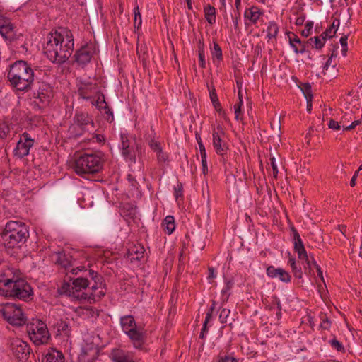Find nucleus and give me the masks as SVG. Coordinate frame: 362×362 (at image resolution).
<instances>
[{"instance_id": "obj_1", "label": "nucleus", "mask_w": 362, "mask_h": 362, "mask_svg": "<svg viewBox=\"0 0 362 362\" xmlns=\"http://www.w3.org/2000/svg\"><path fill=\"white\" fill-rule=\"evenodd\" d=\"M37 69H35L37 71ZM7 78L11 86L17 90L27 92L35 85V80H38L35 70L30 64L23 60L15 62L10 66Z\"/></svg>"}, {"instance_id": "obj_2", "label": "nucleus", "mask_w": 362, "mask_h": 362, "mask_svg": "<svg viewBox=\"0 0 362 362\" xmlns=\"http://www.w3.org/2000/svg\"><path fill=\"white\" fill-rule=\"evenodd\" d=\"M1 237L6 250L20 249L29 238L28 227L25 223L11 221L6 224Z\"/></svg>"}, {"instance_id": "obj_3", "label": "nucleus", "mask_w": 362, "mask_h": 362, "mask_svg": "<svg viewBox=\"0 0 362 362\" xmlns=\"http://www.w3.org/2000/svg\"><path fill=\"white\" fill-rule=\"evenodd\" d=\"M103 167V159L100 152L85 153L75 161L74 170L77 175L90 180V175L100 172Z\"/></svg>"}, {"instance_id": "obj_4", "label": "nucleus", "mask_w": 362, "mask_h": 362, "mask_svg": "<svg viewBox=\"0 0 362 362\" xmlns=\"http://www.w3.org/2000/svg\"><path fill=\"white\" fill-rule=\"evenodd\" d=\"M73 50L74 48L70 43L66 45L61 42H55V38L52 37L44 47L47 58L58 64L65 62L71 55Z\"/></svg>"}, {"instance_id": "obj_5", "label": "nucleus", "mask_w": 362, "mask_h": 362, "mask_svg": "<svg viewBox=\"0 0 362 362\" xmlns=\"http://www.w3.org/2000/svg\"><path fill=\"white\" fill-rule=\"evenodd\" d=\"M0 295L13 300L28 302L33 299V291L30 285L24 279L14 283L5 289H0Z\"/></svg>"}, {"instance_id": "obj_6", "label": "nucleus", "mask_w": 362, "mask_h": 362, "mask_svg": "<svg viewBox=\"0 0 362 362\" xmlns=\"http://www.w3.org/2000/svg\"><path fill=\"white\" fill-rule=\"evenodd\" d=\"M23 305L20 303H7L1 310L4 318L13 326L25 325L27 319L22 310Z\"/></svg>"}, {"instance_id": "obj_7", "label": "nucleus", "mask_w": 362, "mask_h": 362, "mask_svg": "<svg viewBox=\"0 0 362 362\" xmlns=\"http://www.w3.org/2000/svg\"><path fill=\"white\" fill-rule=\"evenodd\" d=\"M120 150L122 155L126 160L131 163H136V153L141 150V146L136 141L134 136L122 134L121 136Z\"/></svg>"}, {"instance_id": "obj_8", "label": "nucleus", "mask_w": 362, "mask_h": 362, "mask_svg": "<svg viewBox=\"0 0 362 362\" xmlns=\"http://www.w3.org/2000/svg\"><path fill=\"white\" fill-rule=\"evenodd\" d=\"M27 329L30 339L37 345L47 343L50 338L47 325L42 320H37L35 325H28Z\"/></svg>"}, {"instance_id": "obj_9", "label": "nucleus", "mask_w": 362, "mask_h": 362, "mask_svg": "<svg viewBox=\"0 0 362 362\" xmlns=\"http://www.w3.org/2000/svg\"><path fill=\"white\" fill-rule=\"evenodd\" d=\"M21 275V272L18 269L13 267L4 269L0 274V289L9 288L14 283L23 279Z\"/></svg>"}, {"instance_id": "obj_10", "label": "nucleus", "mask_w": 362, "mask_h": 362, "mask_svg": "<svg viewBox=\"0 0 362 362\" xmlns=\"http://www.w3.org/2000/svg\"><path fill=\"white\" fill-rule=\"evenodd\" d=\"M13 354L18 361H25L30 354L29 345L21 339H15L11 343Z\"/></svg>"}, {"instance_id": "obj_11", "label": "nucleus", "mask_w": 362, "mask_h": 362, "mask_svg": "<svg viewBox=\"0 0 362 362\" xmlns=\"http://www.w3.org/2000/svg\"><path fill=\"white\" fill-rule=\"evenodd\" d=\"M37 86L36 88V90L33 92V97L39 100V103L41 104V105H40V104L37 103L36 102L35 103L37 106L41 107L45 106L49 102V93L51 91V86L48 83L44 81H37Z\"/></svg>"}, {"instance_id": "obj_12", "label": "nucleus", "mask_w": 362, "mask_h": 362, "mask_svg": "<svg viewBox=\"0 0 362 362\" xmlns=\"http://www.w3.org/2000/svg\"><path fill=\"white\" fill-rule=\"evenodd\" d=\"M33 144L34 140L30 138L29 134L23 133L17 142L13 151L14 155L21 158L28 155L30 148L33 146Z\"/></svg>"}, {"instance_id": "obj_13", "label": "nucleus", "mask_w": 362, "mask_h": 362, "mask_svg": "<svg viewBox=\"0 0 362 362\" xmlns=\"http://www.w3.org/2000/svg\"><path fill=\"white\" fill-rule=\"evenodd\" d=\"M292 232L294 243V250L296 252H297L299 259L306 260L308 268L305 266V272H307V270L308 269V273L310 274L312 272V267L310 262L308 259V257L307 255L303 241L300 237L299 233L293 227L292 228Z\"/></svg>"}, {"instance_id": "obj_14", "label": "nucleus", "mask_w": 362, "mask_h": 362, "mask_svg": "<svg viewBox=\"0 0 362 362\" xmlns=\"http://www.w3.org/2000/svg\"><path fill=\"white\" fill-rule=\"evenodd\" d=\"M134 347L137 349H142L146 340V332L141 327L132 329L126 332Z\"/></svg>"}, {"instance_id": "obj_15", "label": "nucleus", "mask_w": 362, "mask_h": 362, "mask_svg": "<svg viewBox=\"0 0 362 362\" xmlns=\"http://www.w3.org/2000/svg\"><path fill=\"white\" fill-rule=\"evenodd\" d=\"M86 132L94 130V122L88 113L77 112L74 117V123Z\"/></svg>"}, {"instance_id": "obj_16", "label": "nucleus", "mask_w": 362, "mask_h": 362, "mask_svg": "<svg viewBox=\"0 0 362 362\" xmlns=\"http://www.w3.org/2000/svg\"><path fill=\"white\" fill-rule=\"evenodd\" d=\"M93 54V46L86 45L76 52L74 54L75 62L82 66L90 62Z\"/></svg>"}, {"instance_id": "obj_17", "label": "nucleus", "mask_w": 362, "mask_h": 362, "mask_svg": "<svg viewBox=\"0 0 362 362\" xmlns=\"http://www.w3.org/2000/svg\"><path fill=\"white\" fill-rule=\"evenodd\" d=\"M91 103L95 105L100 112L103 114L104 118L108 122H112L114 120L113 112L106 103L103 94H99L97 99L92 100Z\"/></svg>"}, {"instance_id": "obj_18", "label": "nucleus", "mask_w": 362, "mask_h": 362, "mask_svg": "<svg viewBox=\"0 0 362 362\" xmlns=\"http://www.w3.org/2000/svg\"><path fill=\"white\" fill-rule=\"evenodd\" d=\"M51 36L55 38V42H61V43L66 45L70 43L71 47L74 48V37L70 30L61 28L60 31H55L54 33H51Z\"/></svg>"}, {"instance_id": "obj_19", "label": "nucleus", "mask_w": 362, "mask_h": 362, "mask_svg": "<svg viewBox=\"0 0 362 362\" xmlns=\"http://www.w3.org/2000/svg\"><path fill=\"white\" fill-rule=\"evenodd\" d=\"M267 274L270 278H278L280 281L288 283L291 281L290 274L282 268H275L269 266L267 269Z\"/></svg>"}, {"instance_id": "obj_20", "label": "nucleus", "mask_w": 362, "mask_h": 362, "mask_svg": "<svg viewBox=\"0 0 362 362\" xmlns=\"http://www.w3.org/2000/svg\"><path fill=\"white\" fill-rule=\"evenodd\" d=\"M0 34L10 42L16 40V35L13 31V26L6 18L0 23Z\"/></svg>"}, {"instance_id": "obj_21", "label": "nucleus", "mask_w": 362, "mask_h": 362, "mask_svg": "<svg viewBox=\"0 0 362 362\" xmlns=\"http://www.w3.org/2000/svg\"><path fill=\"white\" fill-rule=\"evenodd\" d=\"M110 357L113 362H134L126 351L120 349H113Z\"/></svg>"}, {"instance_id": "obj_22", "label": "nucleus", "mask_w": 362, "mask_h": 362, "mask_svg": "<svg viewBox=\"0 0 362 362\" xmlns=\"http://www.w3.org/2000/svg\"><path fill=\"white\" fill-rule=\"evenodd\" d=\"M213 145L216 148V152L219 155H223L228 150V146L226 143L222 144V139L218 132H213Z\"/></svg>"}, {"instance_id": "obj_23", "label": "nucleus", "mask_w": 362, "mask_h": 362, "mask_svg": "<svg viewBox=\"0 0 362 362\" xmlns=\"http://www.w3.org/2000/svg\"><path fill=\"white\" fill-rule=\"evenodd\" d=\"M42 362H64V357L61 351L52 349L45 355Z\"/></svg>"}, {"instance_id": "obj_24", "label": "nucleus", "mask_w": 362, "mask_h": 362, "mask_svg": "<svg viewBox=\"0 0 362 362\" xmlns=\"http://www.w3.org/2000/svg\"><path fill=\"white\" fill-rule=\"evenodd\" d=\"M120 324L124 332L132 329L137 328L136 321L132 315H125L120 317Z\"/></svg>"}, {"instance_id": "obj_25", "label": "nucleus", "mask_w": 362, "mask_h": 362, "mask_svg": "<svg viewBox=\"0 0 362 362\" xmlns=\"http://www.w3.org/2000/svg\"><path fill=\"white\" fill-rule=\"evenodd\" d=\"M293 37L288 36L289 43L293 48L296 53H303L306 52V47L308 45H302L300 40L295 34L292 33Z\"/></svg>"}, {"instance_id": "obj_26", "label": "nucleus", "mask_w": 362, "mask_h": 362, "mask_svg": "<svg viewBox=\"0 0 362 362\" xmlns=\"http://www.w3.org/2000/svg\"><path fill=\"white\" fill-rule=\"evenodd\" d=\"M318 278L320 279L321 281L324 284V287L322 285H320L318 284V293L320 294V298L323 300L325 305H327V300L328 298V290L327 288V285L325 283V281L324 279L322 272V270L318 267Z\"/></svg>"}, {"instance_id": "obj_27", "label": "nucleus", "mask_w": 362, "mask_h": 362, "mask_svg": "<svg viewBox=\"0 0 362 362\" xmlns=\"http://www.w3.org/2000/svg\"><path fill=\"white\" fill-rule=\"evenodd\" d=\"M72 284L73 286L71 287V289L75 290L77 292L81 291L82 289L86 288L89 285L87 275L74 279Z\"/></svg>"}, {"instance_id": "obj_28", "label": "nucleus", "mask_w": 362, "mask_h": 362, "mask_svg": "<svg viewBox=\"0 0 362 362\" xmlns=\"http://www.w3.org/2000/svg\"><path fill=\"white\" fill-rule=\"evenodd\" d=\"M71 256L65 254L64 252H59L57 253V258L55 259L56 264L62 266V267L67 269L71 267Z\"/></svg>"}, {"instance_id": "obj_29", "label": "nucleus", "mask_w": 362, "mask_h": 362, "mask_svg": "<svg viewBox=\"0 0 362 362\" xmlns=\"http://www.w3.org/2000/svg\"><path fill=\"white\" fill-rule=\"evenodd\" d=\"M204 16L206 21L209 24H214L216 22V9L214 6L208 4L204 8Z\"/></svg>"}, {"instance_id": "obj_30", "label": "nucleus", "mask_w": 362, "mask_h": 362, "mask_svg": "<svg viewBox=\"0 0 362 362\" xmlns=\"http://www.w3.org/2000/svg\"><path fill=\"white\" fill-rule=\"evenodd\" d=\"M261 14L262 12L256 6H252L251 8H250V10H247L245 12V18L250 19V21H252L253 23H257Z\"/></svg>"}, {"instance_id": "obj_31", "label": "nucleus", "mask_w": 362, "mask_h": 362, "mask_svg": "<svg viewBox=\"0 0 362 362\" xmlns=\"http://www.w3.org/2000/svg\"><path fill=\"white\" fill-rule=\"evenodd\" d=\"M84 271H85V272H87L88 276L91 278V279L94 281V284L91 286V290L93 291V292H95V290H97L98 288V284L100 285L103 284L102 276H98V273L94 272L92 269L84 270Z\"/></svg>"}, {"instance_id": "obj_32", "label": "nucleus", "mask_w": 362, "mask_h": 362, "mask_svg": "<svg viewBox=\"0 0 362 362\" xmlns=\"http://www.w3.org/2000/svg\"><path fill=\"white\" fill-rule=\"evenodd\" d=\"M162 226L168 234H171L175 228V219L173 216H167L164 219Z\"/></svg>"}, {"instance_id": "obj_33", "label": "nucleus", "mask_w": 362, "mask_h": 362, "mask_svg": "<svg viewBox=\"0 0 362 362\" xmlns=\"http://www.w3.org/2000/svg\"><path fill=\"white\" fill-rule=\"evenodd\" d=\"M336 33V30L334 31L332 30V29L327 28L325 32H323L320 37H318V49L322 48L327 39L332 38L334 34Z\"/></svg>"}, {"instance_id": "obj_34", "label": "nucleus", "mask_w": 362, "mask_h": 362, "mask_svg": "<svg viewBox=\"0 0 362 362\" xmlns=\"http://www.w3.org/2000/svg\"><path fill=\"white\" fill-rule=\"evenodd\" d=\"M92 86L90 83L83 84L78 89V94L83 99L88 100L90 98Z\"/></svg>"}, {"instance_id": "obj_35", "label": "nucleus", "mask_w": 362, "mask_h": 362, "mask_svg": "<svg viewBox=\"0 0 362 362\" xmlns=\"http://www.w3.org/2000/svg\"><path fill=\"white\" fill-rule=\"evenodd\" d=\"M319 317L321 320L319 327L325 331H329L331 327L332 322L327 316V314L320 313Z\"/></svg>"}, {"instance_id": "obj_36", "label": "nucleus", "mask_w": 362, "mask_h": 362, "mask_svg": "<svg viewBox=\"0 0 362 362\" xmlns=\"http://www.w3.org/2000/svg\"><path fill=\"white\" fill-rule=\"evenodd\" d=\"M86 131L83 130L82 128L77 127L74 124H72L69 129V132L70 135L74 138H78L84 134Z\"/></svg>"}, {"instance_id": "obj_37", "label": "nucleus", "mask_w": 362, "mask_h": 362, "mask_svg": "<svg viewBox=\"0 0 362 362\" xmlns=\"http://www.w3.org/2000/svg\"><path fill=\"white\" fill-rule=\"evenodd\" d=\"M279 28L274 22H269L267 28V37L271 39L276 37L278 34Z\"/></svg>"}, {"instance_id": "obj_38", "label": "nucleus", "mask_w": 362, "mask_h": 362, "mask_svg": "<svg viewBox=\"0 0 362 362\" xmlns=\"http://www.w3.org/2000/svg\"><path fill=\"white\" fill-rule=\"evenodd\" d=\"M211 55L214 58L216 57L218 60L223 59L222 50L221 47L216 42H213V48L211 49Z\"/></svg>"}, {"instance_id": "obj_39", "label": "nucleus", "mask_w": 362, "mask_h": 362, "mask_svg": "<svg viewBox=\"0 0 362 362\" xmlns=\"http://www.w3.org/2000/svg\"><path fill=\"white\" fill-rule=\"evenodd\" d=\"M238 358L234 357L232 354H224L220 353L218 356L217 362H238Z\"/></svg>"}, {"instance_id": "obj_40", "label": "nucleus", "mask_w": 362, "mask_h": 362, "mask_svg": "<svg viewBox=\"0 0 362 362\" xmlns=\"http://www.w3.org/2000/svg\"><path fill=\"white\" fill-rule=\"evenodd\" d=\"M298 87L300 88L305 98L313 97L312 94L311 86L310 83H302L300 86H298Z\"/></svg>"}, {"instance_id": "obj_41", "label": "nucleus", "mask_w": 362, "mask_h": 362, "mask_svg": "<svg viewBox=\"0 0 362 362\" xmlns=\"http://www.w3.org/2000/svg\"><path fill=\"white\" fill-rule=\"evenodd\" d=\"M332 56L333 54H332V55L329 57L323 65L322 68L324 75L327 74V71H329V69H330V72H332L334 69L335 64L332 62Z\"/></svg>"}, {"instance_id": "obj_42", "label": "nucleus", "mask_w": 362, "mask_h": 362, "mask_svg": "<svg viewBox=\"0 0 362 362\" xmlns=\"http://www.w3.org/2000/svg\"><path fill=\"white\" fill-rule=\"evenodd\" d=\"M230 313V310L223 308L221 310L220 315H219V320L221 323H227L228 322L229 325H231L232 322L228 320L229 315Z\"/></svg>"}, {"instance_id": "obj_43", "label": "nucleus", "mask_w": 362, "mask_h": 362, "mask_svg": "<svg viewBox=\"0 0 362 362\" xmlns=\"http://www.w3.org/2000/svg\"><path fill=\"white\" fill-rule=\"evenodd\" d=\"M105 295V292L103 290L99 291L98 292H91V296L90 298L89 303H94L96 301L99 300L102 297Z\"/></svg>"}, {"instance_id": "obj_44", "label": "nucleus", "mask_w": 362, "mask_h": 362, "mask_svg": "<svg viewBox=\"0 0 362 362\" xmlns=\"http://www.w3.org/2000/svg\"><path fill=\"white\" fill-rule=\"evenodd\" d=\"M288 263L291 264V266L292 267L294 276L299 279L301 278L302 272H301L300 269H298L296 264L295 259L293 257H290L288 259Z\"/></svg>"}, {"instance_id": "obj_45", "label": "nucleus", "mask_w": 362, "mask_h": 362, "mask_svg": "<svg viewBox=\"0 0 362 362\" xmlns=\"http://www.w3.org/2000/svg\"><path fill=\"white\" fill-rule=\"evenodd\" d=\"M329 343L332 346V347L340 352H344L345 349L344 346L339 342L336 338H333L329 341Z\"/></svg>"}, {"instance_id": "obj_46", "label": "nucleus", "mask_w": 362, "mask_h": 362, "mask_svg": "<svg viewBox=\"0 0 362 362\" xmlns=\"http://www.w3.org/2000/svg\"><path fill=\"white\" fill-rule=\"evenodd\" d=\"M142 23L141 15L139 10V6L134 8V26L139 28Z\"/></svg>"}, {"instance_id": "obj_47", "label": "nucleus", "mask_w": 362, "mask_h": 362, "mask_svg": "<svg viewBox=\"0 0 362 362\" xmlns=\"http://www.w3.org/2000/svg\"><path fill=\"white\" fill-rule=\"evenodd\" d=\"M302 45H308V47H306V52H308L310 48H317V36L308 39L307 42L303 43Z\"/></svg>"}, {"instance_id": "obj_48", "label": "nucleus", "mask_w": 362, "mask_h": 362, "mask_svg": "<svg viewBox=\"0 0 362 362\" xmlns=\"http://www.w3.org/2000/svg\"><path fill=\"white\" fill-rule=\"evenodd\" d=\"M243 99H240V101H239L238 103L235 104L234 105V110H235V118L236 120L241 119V107L243 105Z\"/></svg>"}, {"instance_id": "obj_49", "label": "nucleus", "mask_w": 362, "mask_h": 362, "mask_svg": "<svg viewBox=\"0 0 362 362\" xmlns=\"http://www.w3.org/2000/svg\"><path fill=\"white\" fill-rule=\"evenodd\" d=\"M314 133H315V127L314 126L310 127L308 132L306 133L305 138V142L308 146L312 145L311 140H312V138L315 136Z\"/></svg>"}, {"instance_id": "obj_50", "label": "nucleus", "mask_w": 362, "mask_h": 362, "mask_svg": "<svg viewBox=\"0 0 362 362\" xmlns=\"http://www.w3.org/2000/svg\"><path fill=\"white\" fill-rule=\"evenodd\" d=\"M314 23L313 21H308L305 25L304 30H302V35L308 37L310 35V31L313 29Z\"/></svg>"}, {"instance_id": "obj_51", "label": "nucleus", "mask_w": 362, "mask_h": 362, "mask_svg": "<svg viewBox=\"0 0 362 362\" xmlns=\"http://www.w3.org/2000/svg\"><path fill=\"white\" fill-rule=\"evenodd\" d=\"M57 331L58 332H66L69 329V325L68 323L63 320H60L57 324Z\"/></svg>"}, {"instance_id": "obj_52", "label": "nucleus", "mask_w": 362, "mask_h": 362, "mask_svg": "<svg viewBox=\"0 0 362 362\" xmlns=\"http://www.w3.org/2000/svg\"><path fill=\"white\" fill-rule=\"evenodd\" d=\"M174 189L176 199L182 196V184L181 182H177Z\"/></svg>"}, {"instance_id": "obj_53", "label": "nucleus", "mask_w": 362, "mask_h": 362, "mask_svg": "<svg viewBox=\"0 0 362 362\" xmlns=\"http://www.w3.org/2000/svg\"><path fill=\"white\" fill-rule=\"evenodd\" d=\"M148 144H149V146L151 147V148L155 151L156 153L160 150L162 148L160 147V144L159 142L153 140V139H151L149 142H148Z\"/></svg>"}, {"instance_id": "obj_54", "label": "nucleus", "mask_w": 362, "mask_h": 362, "mask_svg": "<svg viewBox=\"0 0 362 362\" xmlns=\"http://www.w3.org/2000/svg\"><path fill=\"white\" fill-rule=\"evenodd\" d=\"M59 292L62 294H68L69 296H70L71 286L69 284L64 283L63 285L59 288Z\"/></svg>"}, {"instance_id": "obj_55", "label": "nucleus", "mask_w": 362, "mask_h": 362, "mask_svg": "<svg viewBox=\"0 0 362 362\" xmlns=\"http://www.w3.org/2000/svg\"><path fill=\"white\" fill-rule=\"evenodd\" d=\"M347 36L344 35V36H342L341 38H340V44L342 46V53L344 55H346V52H347Z\"/></svg>"}, {"instance_id": "obj_56", "label": "nucleus", "mask_w": 362, "mask_h": 362, "mask_svg": "<svg viewBox=\"0 0 362 362\" xmlns=\"http://www.w3.org/2000/svg\"><path fill=\"white\" fill-rule=\"evenodd\" d=\"M270 163H271V166H272V171H273V176L276 178L277 177V175H278V168H277V165L276 164V160H275V158L274 157H272L270 158Z\"/></svg>"}, {"instance_id": "obj_57", "label": "nucleus", "mask_w": 362, "mask_h": 362, "mask_svg": "<svg viewBox=\"0 0 362 362\" xmlns=\"http://www.w3.org/2000/svg\"><path fill=\"white\" fill-rule=\"evenodd\" d=\"M328 127L334 130H339L341 129V126L339 122L333 119L329 120Z\"/></svg>"}, {"instance_id": "obj_58", "label": "nucleus", "mask_w": 362, "mask_h": 362, "mask_svg": "<svg viewBox=\"0 0 362 362\" xmlns=\"http://www.w3.org/2000/svg\"><path fill=\"white\" fill-rule=\"evenodd\" d=\"M132 251L134 252V250H132ZM144 252V247H140V250H136L134 251L135 256H133L132 257V259H137V260L140 259L143 257Z\"/></svg>"}, {"instance_id": "obj_59", "label": "nucleus", "mask_w": 362, "mask_h": 362, "mask_svg": "<svg viewBox=\"0 0 362 362\" xmlns=\"http://www.w3.org/2000/svg\"><path fill=\"white\" fill-rule=\"evenodd\" d=\"M199 148L201 155V158H206V153L205 147L202 143V141H199Z\"/></svg>"}, {"instance_id": "obj_60", "label": "nucleus", "mask_w": 362, "mask_h": 362, "mask_svg": "<svg viewBox=\"0 0 362 362\" xmlns=\"http://www.w3.org/2000/svg\"><path fill=\"white\" fill-rule=\"evenodd\" d=\"M199 52V59L200 62V66L202 68H205L206 66V61L204 57V52Z\"/></svg>"}, {"instance_id": "obj_61", "label": "nucleus", "mask_w": 362, "mask_h": 362, "mask_svg": "<svg viewBox=\"0 0 362 362\" xmlns=\"http://www.w3.org/2000/svg\"><path fill=\"white\" fill-rule=\"evenodd\" d=\"M157 158L159 161H165L167 156L163 152L162 148L156 152Z\"/></svg>"}, {"instance_id": "obj_62", "label": "nucleus", "mask_w": 362, "mask_h": 362, "mask_svg": "<svg viewBox=\"0 0 362 362\" xmlns=\"http://www.w3.org/2000/svg\"><path fill=\"white\" fill-rule=\"evenodd\" d=\"M214 108L220 113V114H223V115H225V112L223 110V109L221 107V103H219L218 100H216V102H213L212 103Z\"/></svg>"}, {"instance_id": "obj_63", "label": "nucleus", "mask_w": 362, "mask_h": 362, "mask_svg": "<svg viewBox=\"0 0 362 362\" xmlns=\"http://www.w3.org/2000/svg\"><path fill=\"white\" fill-rule=\"evenodd\" d=\"M210 99L211 100V102H216V100H218V96H217V94H216V90L214 88H213L211 90H210Z\"/></svg>"}, {"instance_id": "obj_64", "label": "nucleus", "mask_w": 362, "mask_h": 362, "mask_svg": "<svg viewBox=\"0 0 362 362\" xmlns=\"http://www.w3.org/2000/svg\"><path fill=\"white\" fill-rule=\"evenodd\" d=\"M339 25V20L334 19L333 21L331 26L329 27V28L332 29V31H334V30H337Z\"/></svg>"}]
</instances>
